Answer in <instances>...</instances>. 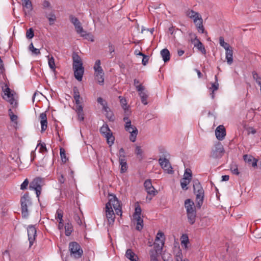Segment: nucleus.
I'll return each mask as SVG.
<instances>
[{"label":"nucleus","mask_w":261,"mask_h":261,"mask_svg":"<svg viewBox=\"0 0 261 261\" xmlns=\"http://www.w3.org/2000/svg\"><path fill=\"white\" fill-rule=\"evenodd\" d=\"M109 201L106 203L105 207L106 216L108 220V224L112 225L115 221V215L113 208L117 215H122V207L120 202L114 194H109Z\"/></svg>","instance_id":"obj_1"},{"label":"nucleus","mask_w":261,"mask_h":261,"mask_svg":"<svg viewBox=\"0 0 261 261\" xmlns=\"http://www.w3.org/2000/svg\"><path fill=\"white\" fill-rule=\"evenodd\" d=\"M185 207L188 222L193 225L195 223L196 219V210L194 202L190 199H187L185 201Z\"/></svg>","instance_id":"obj_2"},{"label":"nucleus","mask_w":261,"mask_h":261,"mask_svg":"<svg viewBox=\"0 0 261 261\" xmlns=\"http://www.w3.org/2000/svg\"><path fill=\"white\" fill-rule=\"evenodd\" d=\"M193 189L196 195L197 206L200 208L203 202L204 190L198 180H193Z\"/></svg>","instance_id":"obj_3"},{"label":"nucleus","mask_w":261,"mask_h":261,"mask_svg":"<svg viewBox=\"0 0 261 261\" xmlns=\"http://www.w3.org/2000/svg\"><path fill=\"white\" fill-rule=\"evenodd\" d=\"M70 255L75 259L81 258L83 254V251L79 243L76 242H71L69 244L68 246Z\"/></svg>","instance_id":"obj_4"},{"label":"nucleus","mask_w":261,"mask_h":261,"mask_svg":"<svg viewBox=\"0 0 261 261\" xmlns=\"http://www.w3.org/2000/svg\"><path fill=\"white\" fill-rule=\"evenodd\" d=\"M100 133L105 138H106L107 143L110 146H111L114 144L115 137L113 136L112 131L107 124H104L100 127Z\"/></svg>","instance_id":"obj_5"},{"label":"nucleus","mask_w":261,"mask_h":261,"mask_svg":"<svg viewBox=\"0 0 261 261\" xmlns=\"http://www.w3.org/2000/svg\"><path fill=\"white\" fill-rule=\"evenodd\" d=\"M43 179L41 177H36L30 183L29 188L31 190L36 191L37 197H39L41 194L42 186L43 185Z\"/></svg>","instance_id":"obj_6"},{"label":"nucleus","mask_w":261,"mask_h":261,"mask_svg":"<svg viewBox=\"0 0 261 261\" xmlns=\"http://www.w3.org/2000/svg\"><path fill=\"white\" fill-rule=\"evenodd\" d=\"M165 241L164 233L161 231H159L156 234L154 244V247L156 252L162 251L165 244Z\"/></svg>","instance_id":"obj_7"},{"label":"nucleus","mask_w":261,"mask_h":261,"mask_svg":"<svg viewBox=\"0 0 261 261\" xmlns=\"http://www.w3.org/2000/svg\"><path fill=\"white\" fill-rule=\"evenodd\" d=\"M3 91L4 93V95L3 96V98L8 101L10 105L13 106V107H16L17 103L15 101L13 94L12 93L10 89L7 84L3 87Z\"/></svg>","instance_id":"obj_8"},{"label":"nucleus","mask_w":261,"mask_h":261,"mask_svg":"<svg viewBox=\"0 0 261 261\" xmlns=\"http://www.w3.org/2000/svg\"><path fill=\"white\" fill-rule=\"evenodd\" d=\"M224 153L223 146L220 142L215 145L212 149L211 156L214 159L221 158Z\"/></svg>","instance_id":"obj_9"},{"label":"nucleus","mask_w":261,"mask_h":261,"mask_svg":"<svg viewBox=\"0 0 261 261\" xmlns=\"http://www.w3.org/2000/svg\"><path fill=\"white\" fill-rule=\"evenodd\" d=\"M191 19H193L198 32L200 33H204V28L203 25V19L200 14L197 12L196 14L192 17Z\"/></svg>","instance_id":"obj_10"},{"label":"nucleus","mask_w":261,"mask_h":261,"mask_svg":"<svg viewBox=\"0 0 261 261\" xmlns=\"http://www.w3.org/2000/svg\"><path fill=\"white\" fill-rule=\"evenodd\" d=\"M70 20L74 25L77 33L81 34V36L82 37L85 36L86 33L84 31L79 20L76 17L72 15L70 16Z\"/></svg>","instance_id":"obj_11"},{"label":"nucleus","mask_w":261,"mask_h":261,"mask_svg":"<svg viewBox=\"0 0 261 261\" xmlns=\"http://www.w3.org/2000/svg\"><path fill=\"white\" fill-rule=\"evenodd\" d=\"M159 163L166 173L168 174H172L173 173L172 167L168 159L166 158H160Z\"/></svg>","instance_id":"obj_12"},{"label":"nucleus","mask_w":261,"mask_h":261,"mask_svg":"<svg viewBox=\"0 0 261 261\" xmlns=\"http://www.w3.org/2000/svg\"><path fill=\"white\" fill-rule=\"evenodd\" d=\"M28 236L30 242V246H32L36 236V229L34 226L30 225L28 226Z\"/></svg>","instance_id":"obj_13"},{"label":"nucleus","mask_w":261,"mask_h":261,"mask_svg":"<svg viewBox=\"0 0 261 261\" xmlns=\"http://www.w3.org/2000/svg\"><path fill=\"white\" fill-rule=\"evenodd\" d=\"M74 75L75 78L79 81H81L84 72L83 66H73Z\"/></svg>","instance_id":"obj_14"},{"label":"nucleus","mask_w":261,"mask_h":261,"mask_svg":"<svg viewBox=\"0 0 261 261\" xmlns=\"http://www.w3.org/2000/svg\"><path fill=\"white\" fill-rule=\"evenodd\" d=\"M145 190L149 195L154 196L157 191H155L154 188L152 186L150 179H147L144 183Z\"/></svg>","instance_id":"obj_15"},{"label":"nucleus","mask_w":261,"mask_h":261,"mask_svg":"<svg viewBox=\"0 0 261 261\" xmlns=\"http://www.w3.org/2000/svg\"><path fill=\"white\" fill-rule=\"evenodd\" d=\"M215 135L218 140L222 141L226 135L225 129L223 125L218 126L215 130Z\"/></svg>","instance_id":"obj_16"},{"label":"nucleus","mask_w":261,"mask_h":261,"mask_svg":"<svg viewBox=\"0 0 261 261\" xmlns=\"http://www.w3.org/2000/svg\"><path fill=\"white\" fill-rule=\"evenodd\" d=\"M39 118L40 120L41 132H44L47 126V117L45 112L42 113L40 114Z\"/></svg>","instance_id":"obj_17"},{"label":"nucleus","mask_w":261,"mask_h":261,"mask_svg":"<svg viewBox=\"0 0 261 261\" xmlns=\"http://www.w3.org/2000/svg\"><path fill=\"white\" fill-rule=\"evenodd\" d=\"M243 158L245 162L251 164L252 167H255L257 166V163L258 160L254 158L251 155L245 154L243 156Z\"/></svg>","instance_id":"obj_18"},{"label":"nucleus","mask_w":261,"mask_h":261,"mask_svg":"<svg viewBox=\"0 0 261 261\" xmlns=\"http://www.w3.org/2000/svg\"><path fill=\"white\" fill-rule=\"evenodd\" d=\"M192 42L194 43V46L197 47L203 54H206V50L201 42L195 37Z\"/></svg>","instance_id":"obj_19"},{"label":"nucleus","mask_w":261,"mask_h":261,"mask_svg":"<svg viewBox=\"0 0 261 261\" xmlns=\"http://www.w3.org/2000/svg\"><path fill=\"white\" fill-rule=\"evenodd\" d=\"M129 130H126L130 133L129 140L133 142H135L136 140L137 136L138 133V129L136 126L129 127Z\"/></svg>","instance_id":"obj_20"},{"label":"nucleus","mask_w":261,"mask_h":261,"mask_svg":"<svg viewBox=\"0 0 261 261\" xmlns=\"http://www.w3.org/2000/svg\"><path fill=\"white\" fill-rule=\"evenodd\" d=\"M73 67L82 66L83 62L81 57L77 53H74L72 55Z\"/></svg>","instance_id":"obj_21"},{"label":"nucleus","mask_w":261,"mask_h":261,"mask_svg":"<svg viewBox=\"0 0 261 261\" xmlns=\"http://www.w3.org/2000/svg\"><path fill=\"white\" fill-rule=\"evenodd\" d=\"M65 233L66 236H69L73 231V227L71 223L69 221L65 223Z\"/></svg>","instance_id":"obj_22"},{"label":"nucleus","mask_w":261,"mask_h":261,"mask_svg":"<svg viewBox=\"0 0 261 261\" xmlns=\"http://www.w3.org/2000/svg\"><path fill=\"white\" fill-rule=\"evenodd\" d=\"M161 55L164 62H167L170 60V52L167 48H164L161 51Z\"/></svg>","instance_id":"obj_23"},{"label":"nucleus","mask_w":261,"mask_h":261,"mask_svg":"<svg viewBox=\"0 0 261 261\" xmlns=\"http://www.w3.org/2000/svg\"><path fill=\"white\" fill-rule=\"evenodd\" d=\"M95 79L99 85H103L104 83V72L103 71H99L95 73Z\"/></svg>","instance_id":"obj_24"},{"label":"nucleus","mask_w":261,"mask_h":261,"mask_svg":"<svg viewBox=\"0 0 261 261\" xmlns=\"http://www.w3.org/2000/svg\"><path fill=\"white\" fill-rule=\"evenodd\" d=\"M226 59L228 65L232 64L233 62V50L232 48L226 50Z\"/></svg>","instance_id":"obj_25"},{"label":"nucleus","mask_w":261,"mask_h":261,"mask_svg":"<svg viewBox=\"0 0 261 261\" xmlns=\"http://www.w3.org/2000/svg\"><path fill=\"white\" fill-rule=\"evenodd\" d=\"M134 220L136 222V229L138 231H141L143 227V220L141 217H138L137 218H134Z\"/></svg>","instance_id":"obj_26"},{"label":"nucleus","mask_w":261,"mask_h":261,"mask_svg":"<svg viewBox=\"0 0 261 261\" xmlns=\"http://www.w3.org/2000/svg\"><path fill=\"white\" fill-rule=\"evenodd\" d=\"M20 202L21 204H25V205L29 206L32 204L31 199L28 193H25L23 195V196L21 198Z\"/></svg>","instance_id":"obj_27"},{"label":"nucleus","mask_w":261,"mask_h":261,"mask_svg":"<svg viewBox=\"0 0 261 261\" xmlns=\"http://www.w3.org/2000/svg\"><path fill=\"white\" fill-rule=\"evenodd\" d=\"M45 17L48 19L49 24L53 25L56 19V17L54 12L51 11L50 13H47L46 12L44 13Z\"/></svg>","instance_id":"obj_28"},{"label":"nucleus","mask_w":261,"mask_h":261,"mask_svg":"<svg viewBox=\"0 0 261 261\" xmlns=\"http://www.w3.org/2000/svg\"><path fill=\"white\" fill-rule=\"evenodd\" d=\"M119 162L121 166L120 172L121 173H125L127 170V165L126 160L121 159L119 160Z\"/></svg>","instance_id":"obj_29"},{"label":"nucleus","mask_w":261,"mask_h":261,"mask_svg":"<svg viewBox=\"0 0 261 261\" xmlns=\"http://www.w3.org/2000/svg\"><path fill=\"white\" fill-rule=\"evenodd\" d=\"M144 90H141L139 92V95L141 97V102L144 105H147L148 102L147 99L148 98L147 94L144 91Z\"/></svg>","instance_id":"obj_30"},{"label":"nucleus","mask_w":261,"mask_h":261,"mask_svg":"<svg viewBox=\"0 0 261 261\" xmlns=\"http://www.w3.org/2000/svg\"><path fill=\"white\" fill-rule=\"evenodd\" d=\"M22 6L23 7L28 9V12H30L32 9V4L30 0H22Z\"/></svg>","instance_id":"obj_31"},{"label":"nucleus","mask_w":261,"mask_h":261,"mask_svg":"<svg viewBox=\"0 0 261 261\" xmlns=\"http://www.w3.org/2000/svg\"><path fill=\"white\" fill-rule=\"evenodd\" d=\"M125 256L131 261L136 259L137 255L130 249H127L125 253Z\"/></svg>","instance_id":"obj_32"},{"label":"nucleus","mask_w":261,"mask_h":261,"mask_svg":"<svg viewBox=\"0 0 261 261\" xmlns=\"http://www.w3.org/2000/svg\"><path fill=\"white\" fill-rule=\"evenodd\" d=\"M29 205H25V204H21V214L23 218H27L29 216L28 207Z\"/></svg>","instance_id":"obj_33"},{"label":"nucleus","mask_w":261,"mask_h":261,"mask_svg":"<svg viewBox=\"0 0 261 261\" xmlns=\"http://www.w3.org/2000/svg\"><path fill=\"white\" fill-rule=\"evenodd\" d=\"M75 111L77 114L78 120L80 121H83L84 119L83 107L79 106L78 109H75Z\"/></svg>","instance_id":"obj_34"},{"label":"nucleus","mask_w":261,"mask_h":261,"mask_svg":"<svg viewBox=\"0 0 261 261\" xmlns=\"http://www.w3.org/2000/svg\"><path fill=\"white\" fill-rule=\"evenodd\" d=\"M191 180L187 179V178H182L180 181V185L182 189L184 190H187L188 189L187 187L188 185L189 184Z\"/></svg>","instance_id":"obj_35"},{"label":"nucleus","mask_w":261,"mask_h":261,"mask_svg":"<svg viewBox=\"0 0 261 261\" xmlns=\"http://www.w3.org/2000/svg\"><path fill=\"white\" fill-rule=\"evenodd\" d=\"M219 43H220V45L222 47H223L225 49V50H228V49L231 48L230 47V45H229V44L224 41V38L223 37H219Z\"/></svg>","instance_id":"obj_36"},{"label":"nucleus","mask_w":261,"mask_h":261,"mask_svg":"<svg viewBox=\"0 0 261 261\" xmlns=\"http://www.w3.org/2000/svg\"><path fill=\"white\" fill-rule=\"evenodd\" d=\"M123 121L125 122V123L124 126L125 130H129V127L131 128V127L134 126V125H132L131 121L128 117H124L123 118Z\"/></svg>","instance_id":"obj_37"},{"label":"nucleus","mask_w":261,"mask_h":261,"mask_svg":"<svg viewBox=\"0 0 261 261\" xmlns=\"http://www.w3.org/2000/svg\"><path fill=\"white\" fill-rule=\"evenodd\" d=\"M29 49L30 51H31L32 52L33 55L37 56L41 54L40 51V49L35 48L33 43H31L29 45Z\"/></svg>","instance_id":"obj_38"},{"label":"nucleus","mask_w":261,"mask_h":261,"mask_svg":"<svg viewBox=\"0 0 261 261\" xmlns=\"http://www.w3.org/2000/svg\"><path fill=\"white\" fill-rule=\"evenodd\" d=\"M97 102L102 106L103 110L105 111H107V110H109L107 102L101 97H98L97 98Z\"/></svg>","instance_id":"obj_39"},{"label":"nucleus","mask_w":261,"mask_h":261,"mask_svg":"<svg viewBox=\"0 0 261 261\" xmlns=\"http://www.w3.org/2000/svg\"><path fill=\"white\" fill-rule=\"evenodd\" d=\"M215 82L212 84V87L210 88L212 92H215L217 91L219 88V83L218 82L217 75H215Z\"/></svg>","instance_id":"obj_40"},{"label":"nucleus","mask_w":261,"mask_h":261,"mask_svg":"<svg viewBox=\"0 0 261 261\" xmlns=\"http://www.w3.org/2000/svg\"><path fill=\"white\" fill-rule=\"evenodd\" d=\"M8 114H9V115L10 116V119L11 120L15 123L16 124L17 123V119H18V117L17 115H15L13 114L12 110L11 109H10L9 110H8Z\"/></svg>","instance_id":"obj_41"},{"label":"nucleus","mask_w":261,"mask_h":261,"mask_svg":"<svg viewBox=\"0 0 261 261\" xmlns=\"http://www.w3.org/2000/svg\"><path fill=\"white\" fill-rule=\"evenodd\" d=\"M139 80L137 79H135L134 80V84L137 90L138 91L145 90V87L142 84H139Z\"/></svg>","instance_id":"obj_42"},{"label":"nucleus","mask_w":261,"mask_h":261,"mask_svg":"<svg viewBox=\"0 0 261 261\" xmlns=\"http://www.w3.org/2000/svg\"><path fill=\"white\" fill-rule=\"evenodd\" d=\"M100 61L99 60H97L96 61L94 66L93 67L95 73L99 71H103L101 66H100Z\"/></svg>","instance_id":"obj_43"},{"label":"nucleus","mask_w":261,"mask_h":261,"mask_svg":"<svg viewBox=\"0 0 261 261\" xmlns=\"http://www.w3.org/2000/svg\"><path fill=\"white\" fill-rule=\"evenodd\" d=\"M189 243V238L186 234H183L181 237V244L186 248L188 247L187 245Z\"/></svg>","instance_id":"obj_44"},{"label":"nucleus","mask_w":261,"mask_h":261,"mask_svg":"<svg viewBox=\"0 0 261 261\" xmlns=\"http://www.w3.org/2000/svg\"><path fill=\"white\" fill-rule=\"evenodd\" d=\"M60 153L62 162L66 163L68 159L66 158L65 149L63 148H60Z\"/></svg>","instance_id":"obj_45"},{"label":"nucleus","mask_w":261,"mask_h":261,"mask_svg":"<svg viewBox=\"0 0 261 261\" xmlns=\"http://www.w3.org/2000/svg\"><path fill=\"white\" fill-rule=\"evenodd\" d=\"M135 153L138 156L139 160H141L142 159L143 150L141 149V146H136Z\"/></svg>","instance_id":"obj_46"},{"label":"nucleus","mask_w":261,"mask_h":261,"mask_svg":"<svg viewBox=\"0 0 261 261\" xmlns=\"http://www.w3.org/2000/svg\"><path fill=\"white\" fill-rule=\"evenodd\" d=\"M141 207L138 205L135 207V211L134 214H133V218H137L138 217H141Z\"/></svg>","instance_id":"obj_47"},{"label":"nucleus","mask_w":261,"mask_h":261,"mask_svg":"<svg viewBox=\"0 0 261 261\" xmlns=\"http://www.w3.org/2000/svg\"><path fill=\"white\" fill-rule=\"evenodd\" d=\"M48 65L49 67L52 69L55 70V60L54 58L51 57L50 58L48 57Z\"/></svg>","instance_id":"obj_48"},{"label":"nucleus","mask_w":261,"mask_h":261,"mask_svg":"<svg viewBox=\"0 0 261 261\" xmlns=\"http://www.w3.org/2000/svg\"><path fill=\"white\" fill-rule=\"evenodd\" d=\"M253 78L254 80H255L256 82L260 86L261 85V77H260L258 74L255 72H253L252 73Z\"/></svg>","instance_id":"obj_49"},{"label":"nucleus","mask_w":261,"mask_h":261,"mask_svg":"<svg viewBox=\"0 0 261 261\" xmlns=\"http://www.w3.org/2000/svg\"><path fill=\"white\" fill-rule=\"evenodd\" d=\"M38 147H39V151L40 152L43 153L44 152L47 151V149L46 147V145L44 143H41V142L38 144Z\"/></svg>","instance_id":"obj_50"},{"label":"nucleus","mask_w":261,"mask_h":261,"mask_svg":"<svg viewBox=\"0 0 261 261\" xmlns=\"http://www.w3.org/2000/svg\"><path fill=\"white\" fill-rule=\"evenodd\" d=\"M230 170L231 172L235 175H238L240 174L238 167L235 164H232L230 166Z\"/></svg>","instance_id":"obj_51"},{"label":"nucleus","mask_w":261,"mask_h":261,"mask_svg":"<svg viewBox=\"0 0 261 261\" xmlns=\"http://www.w3.org/2000/svg\"><path fill=\"white\" fill-rule=\"evenodd\" d=\"M183 178H187V179L191 180L192 172L190 169H186Z\"/></svg>","instance_id":"obj_52"},{"label":"nucleus","mask_w":261,"mask_h":261,"mask_svg":"<svg viewBox=\"0 0 261 261\" xmlns=\"http://www.w3.org/2000/svg\"><path fill=\"white\" fill-rule=\"evenodd\" d=\"M34 36V30L32 28H30L27 31L26 37L28 39H32Z\"/></svg>","instance_id":"obj_53"},{"label":"nucleus","mask_w":261,"mask_h":261,"mask_svg":"<svg viewBox=\"0 0 261 261\" xmlns=\"http://www.w3.org/2000/svg\"><path fill=\"white\" fill-rule=\"evenodd\" d=\"M119 98H120V103L122 105V107L123 109L125 110V113H126V112L128 111V110H127L126 100L125 99L121 98V96H119Z\"/></svg>","instance_id":"obj_54"},{"label":"nucleus","mask_w":261,"mask_h":261,"mask_svg":"<svg viewBox=\"0 0 261 261\" xmlns=\"http://www.w3.org/2000/svg\"><path fill=\"white\" fill-rule=\"evenodd\" d=\"M73 218L77 224H79V225H82V221L81 217L79 214H77V213L74 214Z\"/></svg>","instance_id":"obj_55"},{"label":"nucleus","mask_w":261,"mask_h":261,"mask_svg":"<svg viewBox=\"0 0 261 261\" xmlns=\"http://www.w3.org/2000/svg\"><path fill=\"white\" fill-rule=\"evenodd\" d=\"M119 160L121 159L125 160V151L123 148H121L119 151Z\"/></svg>","instance_id":"obj_56"},{"label":"nucleus","mask_w":261,"mask_h":261,"mask_svg":"<svg viewBox=\"0 0 261 261\" xmlns=\"http://www.w3.org/2000/svg\"><path fill=\"white\" fill-rule=\"evenodd\" d=\"M107 117L109 119L110 121H113L114 120V116L112 114V112L110 111V109L109 108V110H107V111H105Z\"/></svg>","instance_id":"obj_57"},{"label":"nucleus","mask_w":261,"mask_h":261,"mask_svg":"<svg viewBox=\"0 0 261 261\" xmlns=\"http://www.w3.org/2000/svg\"><path fill=\"white\" fill-rule=\"evenodd\" d=\"M108 49L109 52L110 54L111 55V58H113L114 56V54H113L115 52V46L112 44L109 43Z\"/></svg>","instance_id":"obj_58"},{"label":"nucleus","mask_w":261,"mask_h":261,"mask_svg":"<svg viewBox=\"0 0 261 261\" xmlns=\"http://www.w3.org/2000/svg\"><path fill=\"white\" fill-rule=\"evenodd\" d=\"M63 213L62 210L61 209H58V210H57V211L56 212V219H61V218H63Z\"/></svg>","instance_id":"obj_59"},{"label":"nucleus","mask_w":261,"mask_h":261,"mask_svg":"<svg viewBox=\"0 0 261 261\" xmlns=\"http://www.w3.org/2000/svg\"><path fill=\"white\" fill-rule=\"evenodd\" d=\"M196 12L194 11L193 10H188L186 12V15L191 19L193 17L195 14H196Z\"/></svg>","instance_id":"obj_60"},{"label":"nucleus","mask_w":261,"mask_h":261,"mask_svg":"<svg viewBox=\"0 0 261 261\" xmlns=\"http://www.w3.org/2000/svg\"><path fill=\"white\" fill-rule=\"evenodd\" d=\"M29 184V180L28 179H25L20 186V189L21 190L26 189Z\"/></svg>","instance_id":"obj_61"},{"label":"nucleus","mask_w":261,"mask_h":261,"mask_svg":"<svg viewBox=\"0 0 261 261\" xmlns=\"http://www.w3.org/2000/svg\"><path fill=\"white\" fill-rule=\"evenodd\" d=\"M176 261H182V254L180 251H178L175 256Z\"/></svg>","instance_id":"obj_62"},{"label":"nucleus","mask_w":261,"mask_h":261,"mask_svg":"<svg viewBox=\"0 0 261 261\" xmlns=\"http://www.w3.org/2000/svg\"><path fill=\"white\" fill-rule=\"evenodd\" d=\"M42 5L43 8H50V3L46 0L44 1Z\"/></svg>","instance_id":"obj_63"},{"label":"nucleus","mask_w":261,"mask_h":261,"mask_svg":"<svg viewBox=\"0 0 261 261\" xmlns=\"http://www.w3.org/2000/svg\"><path fill=\"white\" fill-rule=\"evenodd\" d=\"M148 57L146 55L144 56V57H143V59L142 61V64L143 65H146L147 64V63H148Z\"/></svg>","instance_id":"obj_64"}]
</instances>
